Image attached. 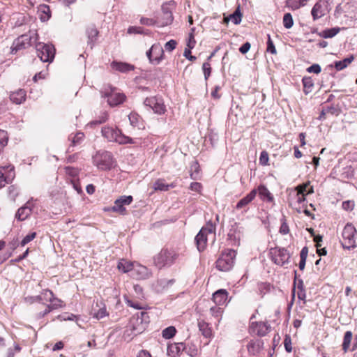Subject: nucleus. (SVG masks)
<instances>
[{
    "mask_svg": "<svg viewBox=\"0 0 357 357\" xmlns=\"http://www.w3.org/2000/svg\"><path fill=\"white\" fill-rule=\"evenodd\" d=\"M50 303L53 304L56 309L61 308L65 305L63 301L54 296L53 297L52 301Z\"/></svg>",
    "mask_w": 357,
    "mask_h": 357,
    "instance_id": "4d7b16f0",
    "label": "nucleus"
},
{
    "mask_svg": "<svg viewBox=\"0 0 357 357\" xmlns=\"http://www.w3.org/2000/svg\"><path fill=\"white\" fill-rule=\"evenodd\" d=\"M202 70L204 71V78L206 80L211 75V68L208 62H205L202 65Z\"/></svg>",
    "mask_w": 357,
    "mask_h": 357,
    "instance_id": "864d4df0",
    "label": "nucleus"
},
{
    "mask_svg": "<svg viewBox=\"0 0 357 357\" xmlns=\"http://www.w3.org/2000/svg\"><path fill=\"white\" fill-rule=\"evenodd\" d=\"M144 105L153 109L154 113L163 114L166 112V107L164 105L162 99L157 97L146 98L144 100Z\"/></svg>",
    "mask_w": 357,
    "mask_h": 357,
    "instance_id": "9d476101",
    "label": "nucleus"
},
{
    "mask_svg": "<svg viewBox=\"0 0 357 357\" xmlns=\"http://www.w3.org/2000/svg\"><path fill=\"white\" fill-rule=\"evenodd\" d=\"M190 189L191 190L197 192H201V190L202 189V185L200 183L193 182L190 184Z\"/></svg>",
    "mask_w": 357,
    "mask_h": 357,
    "instance_id": "0e129e2a",
    "label": "nucleus"
},
{
    "mask_svg": "<svg viewBox=\"0 0 357 357\" xmlns=\"http://www.w3.org/2000/svg\"><path fill=\"white\" fill-rule=\"evenodd\" d=\"M175 185L174 184L167 185L165 183L163 179H158L153 183V188L155 190H160V191H167L169 187L174 188Z\"/></svg>",
    "mask_w": 357,
    "mask_h": 357,
    "instance_id": "2f4dec72",
    "label": "nucleus"
},
{
    "mask_svg": "<svg viewBox=\"0 0 357 357\" xmlns=\"http://www.w3.org/2000/svg\"><path fill=\"white\" fill-rule=\"evenodd\" d=\"M283 25L286 29H290L294 25V20L290 13L284 14L283 17Z\"/></svg>",
    "mask_w": 357,
    "mask_h": 357,
    "instance_id": "37998d69",
    "label": "nucleus"
},
{
    "mask_svg": "<svg viewBox=\"0 0 357 357\" xmlns=\"http://www.w3.org/2000/svg\"><path fill=\"white\" fill-rule=\"evenodd\" d=\"M247 347L249 354L255 356L260 351L261 345L259 341H250Z\"/></svg>",
    "mask_w": 357,
    "mask_h": 357,
    "instance_id": "c756f323",
    "label": "nucleus"
},
{
    "mask_svg": "<svg viewBox=\"0 0 357 357\" xmlns=\"http://www.w3.org/2000/svg\"><path fill=\"white\" fill-rule=\"evenodd\" d=\"M36 236V232H31L29 234H27L21 241L20 244L22 246H24L27 243H29L30 241L33 240Z\"/></svg>",
    "mask_w": 357,
    "mask_h": 357,
    "instance_id": "3c124183",
    "label": "nucleus"
},
{
    "mask_svg": "<svg viewBox=\"0 0 357 357\" xmlns=\"http://www.w3.org/2000/svg\"><path fill=\"white\" fill-rule=\"evenodd\" d=\"M320 36L324 38H332V37L335 36V28L322 31L320 33Z\"/></svg>",
    "mask_w": 357,
    "mask_h": 357,
    "instance_id": "13d9d810",
    "label": "nucleus"
},
{
    "mask_svg": "<svg viewBox=\"0 0 357 357\" xmlns=\"http://www.w3.org/2000/svg\"><path fill=\"white\" fill-rule=\"evenodd\" d=\"M354 59V56H350L342 61H336V71L342 70L347 67Z\"/></svg>",
    "mask_w": 357,
    "mask_h": 357,
    "instance_id": "f704fd0d",
    "label": "nucleus"
},
{
    "mask_svg": "<svg viewBox=\"0 0 357 357\" xmlns=\"http://www.w3.org/2000/svg\"><path fill=\"white\" fill-rule=\"evenodd\" d=\"M14 167L11 165L0 167V188L9 183L14 177Z\"/></svg>",
    "mask_w": 357,
    "mask_h": 357,
    "instance_id": "4468645a",
    "label": "nucleus"
},
{
    "mask_svg": "<svg viewBox=\"0 0 357 357\" xmlns=\"http://www.w3.org/2000/svg\"><path fill=\"white\" fill-rule=\"evenodd\" d=\"M108 315L109 314L105 307L100 308L98 312L94 314V317L98 319H102Z\"/></svg>",
    "mask_w": 357,
    "mask_h": 357,
    "instance_id": "603ef678",
    "label": "nucleus"
},
{
    "mask_svg": "<svg viewBox=\"0 0 357 357\" xmlns=\"http://www.w3.org/2000/svg\"><path fill=\"white\" fill-rule=\"evenodd\" d=\"M280 232L282 234H287L289 232V226L286 222V220L284 218L282 219V224L280 228Z\"/></svg>",
    "mask_w": 357,
    "mask_h": 357,
    "instance_id": "052dcab7",
    "label": "nucleus"
},
{
    "mask_svg": "<svg viewBox=\"0 0 357 357\" xmlns=\"http://www.w3.org/2000/svg\"><path fill=\"white\" fill-rule=\"evenodd\" d=\"M257 192L262 199H267L269 202L273 200V196L266 186L263 185H259L257 190Z\"/></svg>",
    "mask_w": 357,
    "mask_h": 357,
    "instance_id": "c85d7f7f",
    "label": "nucleus"
},
{
    "mask_svg": "<svg viewBox=\"0 0 357 357\" xmlns=\"http://www.w3.org/2000/svg\"><path fill=\"white\" fill-rule=\"evenodd\" d=\"M227 297V291L225 289H219L213 294V300L218 306L225 305Z\"/></svg>",
    "mask_w": 357,
    "mask_h": 357,
    "instance_id": "f3484780",
    "label": "nucleus"
},
{
    "mask_svg": "<svg viewBox=\"0 0 357 357\" xmlns=\"http://www.w3.org/2000/svg\"><path fill=\"white\" fill-rule=\"evenodd\" d=\"M78 169L72 167H66L65 173L71 177H75L78 175Z\"/></svg>",
    "mask_w": 357,
    "mask_h": 357,
    "instance_id": "6e6d98bb",
    "label": "nucleus"
},
{
    "mask_svg": "<svg viewBox=\"0 0 357 357\" xmlns=\"http://www.w3.org/2000/svg\"><path fill=\"white\" fill-rule=\"evenodd\" d=\"M198 326L199 331L202 332V335L206 337H211L212 335V331L211 328L208 327V324L204 321H200L198 324Z\"/></svg>",
    "mask_w": 357,
    "mask_h": 357,
    "instance_id": "c9c22d12",
    "label": "nucleus"
},
{
    "mask_svg": "<svg viewBox=\"0 0 357 357\" xmlns=\"http://www.w3.org/2000/svg\"><path fill=\"white\" fill-rule=\"evenodd\" d=\"M54 296V295L52 291L49 289H45L40 293V295L36 297V300L38 302H50L52 301Z\"/></svg>",
    "mask_w": 357,
    "mask_h": 357,
    "instance_id": "bb28decb",
    "label": "nucleus"
},
{
    "mask_svg": "<svg viewBox=\"0 0 357 357\" xmlns=\"http://www.w3.org/2000/svg\"><path fill=\"white\" fill-rule=\"evenodd\" d=\"M31 212V209L29 206H22L17 211L15 214V218L20 221L24 220L29 216Z\"/></svg>",
    "mask_w": 357,
    "mask_h": 357,
    "instance_id": "393cba45",
    "label": "nucleus"
},
{
    "mask_svg": "<svg viewBox=\"0 0 357 357\" xmlns=\"http://www.w3.org/2000/svg\"><path fill=\"white\" fill-rule=\"evenodd\" d=\"M257 195V189H253L248 195L241 199L236 205V208H241L251 202Z\"/></svg>",
    "mask_w": 357,
    "mask_h": 357,
    "instance_id": "b1692460",
    "label": "nucleus"
},
{
    "mask_svg": "<svg viewBox=\"0 0 357 357\" xmlns=\"http://www.w3.org/2000/svg\"><path fill=\"white\" fill-rule=\"evenodd\" d=\"M176 42L174 40H170L169 41L167 42L165 45V48L168 52H172L176 48Z\"/></svg>",
    "mask_w": 357,
    "mask_h": 357,
    "instance_id": "bf43d9fd",
    "label": "nucleus"
},
{
    "mask_svg": "<svg viewBox=\"0 0 357 357\" xmlns=\"http://www.w3.org/2000/svg\"><path fill=\"white\" fill-rule=\"evenodd\" d=\"M84 135L83 132H77L75 134L72 133L68 137V140L70 141V144L68 151H71L70 149L79 144L84 139Z\"/></svg>",
    "mask_w": 357,
    "mask_h": 357,
    "instance_id": "412c9836",
    "label": "nucleus"
},
{
    "mask_svg": "<svg viewBox=\"0 0 357 357\" xmlns=\"http://www.w3.org/2000/svg\"><path fill=\"white\" fill-rule=\"evenodd\" d=\"M210 312L212 316L217 318L218 321H220V319L222 316V314L223 312V310L220 306H214L211 307L210 308Z\"/></svg>",
    "mask_w": 357,
    "mask_h": 357,
    "instance_id": "c03bdc74",
    "label": "nucleus"
},
{
    "mask_svg": "<svg viewBox=\"0 0 357 357\" xmlns=\"http://www.w3.org/2000/svg\"><path fill=\"white\" fill-rule=\"evenodd\" d=\"M149 318V316L146 312H142L140 313V317H137L135 321L137 324H140L141 326H139L138 327L133 326L132 331L134 333V335H137L141 333L145 328V325L143 324V321H145L146 322H148L147 319Z\"/></svg>",
    "mask_w": 357,
    "mask_h": 357,
    "instance_id": "6ab92c4d",
    "label": "nucleus"
},
{
    "mask_svg": "<svg viewBox=\"0 0 357 357\" xmlns=\"http://www.w3.org/2000/svg\"><path fill=\"white\" fill-rule=\"evenodd\" d=\"M111 67L112 69L121 73H127L135 69L134 66L131 64L117 61H113L111 63Z\"/></svg>",
    "mask_w": 357,
    "mask_h": 357,
    "instance_id": "aec40b11",
    "label": "nucleus"
},
{
    "mask_svg": "<svg viewBox=\"0 0 357 357\" xmlns=\"http://www.w3.org/2000/svg\"><path fill=\"white\" fill-rule=\"evenodd\" d=\"M128 119L130 124L134 127H139L141 118L140 116L135 112H132L128 116Z\"/></svg>",
    "mask_w": 357,
    "mask_h": 357,
    "instance_id": "a19ab883",
    "label": "nucleus"
},
{
    "mask_svg": "<svg viewBox=\"0 0 357 357\" xmlns=\"http://www.w3.org/2000/svg\"><path fill=\"white\" fill-rule=\"evenodd\" d=\"M285 350L290 353L292 351L291 340L289 336H286L284 340Z\"/></svg>",
    "mask_w": 357,
    "mask_h": 357,
    "instance_id": "e2e57ef3",
    "label": "nucleus"
},
{
    "mask_svg": "<svg viewBox=\"0 0 357 357\" xmlns=\"http://www.w3.org/2000/svg\"><path fill=\"white\" fill-rule=\"evenodd\" d=\"M269 156L268 153L266 151L261 152L259 157V164L263 166L268 165Z\"/></svg>",
    "mask_w": 357,
    "mask_h": 357,
    "instance_id": "09e8293b",
    "label": "nucleus"
},
{
    "mask_svg": "<svg viewBox=\"0 0 357 357\" xmlns=\"http://www.w3.org/2000/svg\"><path fill=\"white\" fill-rule=\"evenodd\" d=\"M176 330L174 326H169L162 331V337L166 339L173 337L176 334Z\"/></svg>",
    "mask_w": 357,
    "mask_h": 357,
    "instance_id": "79ce46f5",
    "label": "nucleus"
},
{
    "mask_svg": "<svg viewBox=\"0 0 357 357\" xmlns=\"http://www.w3.org/2000/svg\"><path fill=\"white\" fill-rule=\"evenodd\" d=\"M328 11V3L326 0H320L315 3L313 6L311 13L313 17V20H316L324 15Z\"/></svg>",
    "mask_w": 357,
    "mask_h": 357,
    "instance_id": "f8f14e48",
    "label": "nucleus"
},
{
    "mask_svg": "<svg viewBox=\"0 0 357 357\" xmlns=\"http://www.w3.org/2000/svg\"><path fill=\"white\" fill-rule=\"evenodd\" d=\"M105 211L116 212L121 215L126 214V207H123L119 201H115L112 207L105 208Z\"/></svg>",
    "mask_w": 357,
    "mask_h": 357,
    "instance_id": "473e14b6",
    "label": "nucleus"
},
{
    "mask_svg": "<svg viewBox=\"0 0 357 357\" xmlns=\"http://www.w3.org/2000/svg\"><path fill=\"white\" fill-rule=\"evenodd\" d=\"M105 96L107 98V102L112 107L123 103L126 99L123 93L117 92L114 89H111L110 92H105Z\"/></svg>",
    "mask_w": 357,
    "mask_h": 357,
    "instance_id": "ddd939ff",
    "label": "nucleus"
},
{
    "mask_svg": "<svg viewBox=\"0 0 357 357\" xmlns=\"http://www.w3.org/2000/svg\"><path fill=\"white\" fill-rule=\"evenodd\" d=\"M308 254V249L307 247H304L302 248L300 252V262H299V268L303 271L305 268L306 259Z\"/></svg>",
    "mask_w": 357,
    "mask_h": 357,
    "instance_id": "58836bf2",
    "label": "nucleus"
},
{
    "mask_svg": "<svg viewBox=\"0 0 357 357\" xmlns=\"http://www.w3.org/2000/svg\"><path fill=\"white\" fill-rule=\"evenodd\" d=\"M10 99L13 102L17 105L21 104L26 99V92L22 89H20L15 92L12 93L10 95Z\"/></svg>",
    "mask_w": 357,
    "mask_h": 357,
    "instance_id": "4be33fe9",
    "label": "nucleus"
},
{
    "mask_svg": "<svg viewBox=\"0 0 357 357\" xmlns=\"http://www.w3.org/2000/svg\"><path fill=\"white\" fill-rule=\"evenodd\" d=\"M267 51L273 54H275L277 52L275 47L273 44V40L271 38L270 35H268Z\"/></svg>",
    "mask_w": 357,
    "mask_h": 357,
    "instance_id": "5fc2aeb1",
    "label": "nucleus"
},
{
    "mask_svg": "<svg viewBox=\"0 0 357 357\" xmlns=\"http://www.w3.org/2000/svg\"><path fill=\"white\" fill-rule=\"evenodd\" d=\"M132 197L131 195H128L121 196L116 201H119V202H121V204H122V206L125 207L126 206L130 205L132 203Z\"/></svg>",
    "mask_w": 357,
    "mask_h": 357,
    "instance_id": "de8ad7c7",
    "label": "nucleus"
},
{
    "mask_svg": "<svg viewBox=\"0 0 357 357\" xmlns=\"http://www.w3.org/2000/svg\"><path fill=\"white\" fill-rule=\"evenodd\" d=\"M200 167L197 161H193L190 167V176L192 180H197L200 177Z\"/></svg>",
    "mask_w": 357,
    "mask_h": 357,
    "instance_id": "a878e982",
    "label": "nucleus"
},
{
    "mask_svg": "<svg viewBox=\"0 0 357 357\" xmlns=\"http://www.w3.org/2000/svg\"><path fill=\"white\" fill-rule=\"evenodd\" d=\"M303 84L305 89H310L313 86V82L310 77H304L303 79Z\"/></svg>",
    "mask_w": 357,
    "mask_h": 357,
    "instance_id": "774afa93",
    "label": "nucleus"
},
{
    "mask_svg": "<svg viewBox=\"0 0 357 357\" xmlns=\"http://www.w3.org/2000/svg\"><path fill=\"white\" fill-rule=\"evenodd\" d=\"M269 326L265 322H257L252 326L253 332L259 336H264L269 331Z\"/></svg>",
    "mask_w": 357,
    "mask_h": 357,
    "instance_id": "5701e85b",
    "label": "nucleus"
},
{
    "mask_svg": "<svg viewBox=\"0 0 357 357\" xmlns=\"http://www.w3.org/2000/svg\"><path fill=\"white\" fill-rule=\"evenodd\" d=\"M162 15L157 20V24L160 26H165L170 24L173 21V15L171 10L167 6L162 7Z\"/></svg>",
    "mask_w": 357,
    "mask_h": 357,
    "instance_id": "dca6fc26",
    "label": "nucleus"
},
{
    "mask_svg": "<svg viewBox=\"0 0 357 357\" xmlns=\"http://www.w3.org/2000/svg\"><path fill=\"white\" fill-rule=\"evenodd\" d=\"M235 257V250L231 249L225 250L216 261V268L221 271L231 270L234 266Z\"/></svg>",
    "mask_w": 357,
    "mask_h": 357,
    "instance_id": "7ed1b4c3",
    "label": "nucleus"
},
{
    "mask_svg": "<svg viewBox=\"0 0 357 357\" xmlns=\"http://www.w3.org/2000/svg\"><path fill=\"white\" fill-rule=\"evenodd\" d=\"M341 176L342 178H350L354 176V170L351 166H348L344 169V172L342 173Z\"/></svg>",
    "mask_w": 357,
    "mask_h": 357,
    "instance_id": "8fccbe9b",
    "label": "nucleus"
},
{
    "mask_svg": "<svg viewBox=\"0 0 357 357\" xmlns=\"http://www.w3.org/2000/svg\"><path fill=\"white\" fill-rule=\"evenodd\" d=\"M306 187H309V183L299 185L296 188V190H297V201L300 203L305 199V197L306 195L305 194V192L306 191Z\"/></svg>",
    "mask_w": 357,
    "mask_h": 357,
    "instance_id": "7c9ffc66",
    "label": "nucleus"
},
{
    "mask_svg": "<svg viewBox=\"0 0 357 357\" xmlns=\"http://www.w3.org/2000/svg\"><path fill=\"white\" fill-rule=\"evenodd\" d=\"M352 339V333L351 331H347L344 333L343 342H342V350L344 352H347L349 350L350 344Z\"/></svg>",
    "mask_w": 357,
    "mask_h": 357,
    "instance_id": "e433bc0d",
    "label": "nucleus"
},
{
    "mask_svg": "<svg viewBox=\"0 0 357 357\" xmlns=\"http://www.w3.org/2000/svg\"><path fill=\"white\" fill-rule=\"evenodd\" d=\"M178 253L172 249H162L153 258L154 264L158 268L169 267L178 258Z\"/></svg>",
    "mask_w": 357,
    "mask_h": 357,
    "instance_id": "f257e3e1",
    "label": "nucleus"
},
{
    "mask_svg": "<svg viewBox=\"0 0 357 357\" xmlns=\"http://www.w3.org/2000/svg\"><path fill=\"white\" fill-rule=\"evenodd\" d=\"M86 33L89 38V43H93L98 36V31L95 26H91L87 29Z\"/></svg>",
    "mask_w": 357,
    "mask_h": 357,
    "instance_id": "ea45409f",
    "label": "nucleus"
},
{
    "mask_svg": "<svg viewBox=\"0 0 357 357\" xmlns=\"http://www.w3.org/2000/svg\"><path fill=\"white\" fill-rule=\"evenodd\" d=\"M38 39V34L36 33H31L29 34H22L16 38L11 47V53L15 54L17 51L25 49L30 46L32 40L36 41Z\"/></svg>",
    "mask_w": 357,
    "mask_h": 357,
    "instance_id": "20e7f679",
    "label": "nucleus"
},
{
    "mask_svg": "<svg viewBox=\"0 0 357 357\" xmlns=\"http://www.w3.org/2000/svg\"><path fill=\"white\" fill-rule=\"evenodd\" d=\"M140 22L142 24L151 26L157 24V20L155 21L153 19L147 17H142L140 19Z\"/></svg>",
    "mask_w": 357,
    "mask_h": 357,
    "instance_id": "69168bd1",
    "label": "nucleus"
},
{
    "mask_svg": "<svg viewBox=\"0 0 357 357\" xmlns=\"http://www.w3.org/2000/svg\"><path fill=\"white\" fill-rule=\"evenodd\" d=\"M214 227L210 225L206 227H202L195 237L197 247L199 251L204 250L206 247L207 235L213 234Z\"/></svg>",
    "mask_w": 357,
    "mask_h": 357,
    "instance_id": "1a4fd4ad",
    "label": "nucleus"
},
{
    "mask_svg": "<svg viewBox=\"0 0 357 357\" xmlns=\"http://www.w3.org/2000/svg\"><path fill=\"white\" fill-rule=\"evenodd\" d=\"M134 266L135 264L130 261L126 260H121V261L119 262L117 267L120 271H122L123 273L130 272L131 275Z\"/></svg>",
    "mask_w": 357,
    "mask_h": 357,
    "instance_id": "cd10ccee",
    "label": "nucleus"
},
{
    "mask_svg": "<svg viewBox=\"0 0 357 357\" xmlns=\"http://www.w3.org/2000/svg\"><path fill=\"white\" fill-rule=\"evenodd\" d=\"M133 289H134L135 293L136 294V296L138 298L142 299L144 298L143 289L140 285H138V284L134 285Z\"/></svg>",
    "mask_w": 357,
    "mask_h": 357,
    "instance_id": "680f3d73",
    "label": "nucleus"
},
{
    "mask_svg": "<svg viewBox=\"0 0 357 357\" xmlns=\"http://www.w3.org/2000/svg\"><path fill=\"white\" fill-rule=\"evenodd\" d=\"M151 275V272L147 267L139 264H135L131 276L136 280H145Z\"/></svg>",
    "mask_w": 357,
    "mask_h": 357,
    "instance_id": "2eb2a0df",
    "label": "nucleus"
},
{
    "mask_svg": "<svg viewBox=\"0 0 357 357\" xmlns=\"http://www.w3.org/2000/svg\"><path fill=\"white\" fill-rule=\"evenodd\" d=\"M309 0H287V6L293 9L296 10L304 6Z\"/></svg>",
    "mask_w": 357,
    "mask_h": 357,
    "instance_id": "72a5a7b5",
    "label": "nucleus"
},
{
    "mask_svg": "<svg viewBox=\"0 0 357 357\" xmlns=\"http://www.w3.org/2000/svg\"><path fill=\"white\" fill-rule=\"evenodd\" d=\"M231 20L234 24H238L241 22V13L239 10H236L233 14L230 15L229 17H225V22L228 23Z\"/></svg>",
    "mask_w": 357,
    "mask_h": 357,
    "instance_id": "4c0bfd02",
    "label": "nucleus"
},
{
    "mask_svg": "<svg viewBox=\"0 0 357 357\" xmlns=\"http://www.w3.org/2000/svg\"><path fill=\"white\" fill-rule=\"evenodd\" d=\"M102 135L109 142H114L120 144L133 143L132 138L123 134L118 128L104 127L102 128Z\"/></svg>",
    "mask_w": 357,
    "mask_h": 357,
    "instance_id": "f03ea898",
    "label": "nucleus"
},
{
    "mask_svg": "<svg viewBox=\"0 0 357 357\" xmlns=\"http://www.w3.org/2000/svg\"><path fill=\"white\" fill-rule=\"evenodd\" d=\"M114 162L113 156L108 151L98 152L93 158L94 165L101 170L110 169Z\"/></svg>",
    "mask_w": 357,
    "mask_h": 357,
    "instance_id": "39448f33",
    "label": "nucleus"
},
{
    "mask_svg": "<svg viewBox=\"0 0 357 357\" xmlns=\"http://www.w3.org/2000/svg\"><path fill=\"white\" fill-rule=\"evenodd\" d=\"M307 71L308 73L318 74L321 72V67L318 64H313L307 68Z\"/></svg>",
    "mask_w": 357,
    "mask_h": 357,
    "instance_id": "338daca9",
    "label": "nucleus"
},
{
    "mask_svg": "<svg viewBox=\"0 0 357 357\" xmlns=\"http://www.w3.org/2000/svg\"><path fill=\"white\" fill-rule=\"evenodd\" d=\"M38 56L43 62H52L54 58L55 49L52 45L38 43L36 45Z\"/></svg>",
    "mask_w": 357,
    "mask_h": 357,
    "instance_id": "0eeeda50",
    "label": "nucleus"
},
{
    "mask_svg": "<svg viewBox=\"0 0 357 357\" xmlns=\"http://www.w3.org/2000/svg\"><path fill=\"white\" fill-rule=\"evenodd\" d=\"M125 301L128 306L133 307L135 309L143 310L145 308L144 305L142 304L139 302H134L127 297L125 298Z\"/></svg>",
    "mask_w": 357,
    "mask_h": 357,
    "instance_id": "a18cd8bd",
    "label": "nucleus"
},
{
    "mask_svg": "<svg viewBox=\"0 0 357 357\" xmlns=\"http://www.w3.org/2000/svg\"><path fill=\"white\" fill-rule=\"evenodd\" d=\"M355 206L354 200H347L342 202V208L345 211H351Z\"/></svg>",
    "mask_w": 357,
    "mask_h": 357,
    "instance_id": "49530a36",
    "label": "nucleus"
},
{
    "mask_svg": "<svg viewBox=\"0 0 357 357\" xmlns=\"http://www.w3.org/2000/svg\"><path fill=\"white\" fill-rule=\"evenodd\" d=\"M183 343H173L167 345V354L170 357L177 356L184 349Z\"/></svg>",
    "mask_w": 357,
    "mask_h": 357,
    "instance_id": "a211bd4d",
    "label": "nucleus"
},
{
    "mask_svg": "<svg viewBox=\"0 0 357 357\" xmlns=\"http://www.w3.org/2000/svg\"><path fill=\"white\" fill-rule=\"evenodd\" d=\"M164 55L163 48L160 44H154L149 50L146 52V56L150 63L153 64H158L162 59Z\"/></svg>",
    "mask_w": 357,
    "mask_h": 357,
    "instance_id": "9b49d317",
    "label": "nucleus"
},
{
    "mask_svg": "<svg viewBox=\"0 0 357 357\" xmlns=\"http://www.w3.org/2000/svg\"><path fill=\"white\" fill-rule=\"evenodd\" d=\"M356 230L351 224H347L342 231V240L341 244L344 248L350 249L356 246Z\"/></svg>",
    "mask_w": 357,
    "mask_h": 357,
    "instance_id": "423d86ee",
    "label": "nucleus"
},
{
    "mask_svg": "<svg viewBox=\"0 0 357 357\" xmlns=\"http://www.w3.org/2000/svg\"><path fill=\"white\" fill-rule=\"evenodd\" d=\"M269 253L272 261L277 265L284 266L289 262L290 255L285 248L275 247L271 248Z\"/></svg>",
    "mask_w": 357,
    "mask_h": 357,
    "instance_id": "6e6552de",
    "label": "nucleus"
}]
</instances>
